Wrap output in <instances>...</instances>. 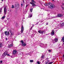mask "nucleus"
Returning a JSON list of instances; mask_svg holds the SVG:
<instances>
[{
    "label": "nucleus",
    "instance_id": "0eeeda50",
    "mask_svg": "<svg viewBox=\"0 0 64 64\" xmlns=\"http://www.w3.org/2000/svg\"><path fill=\"white\" fill-rule=\"evenodd\" d=\"M54 33H55V31L54 30H52V32L51 33V35H52V36H53L54 35Z\"/></svg>",
    "mask_w": 64,
    "mask_h": 64
},
{
    "label": "nucleus",
    "instance_id": "39448f33",
    "mask_svg": "<svg viewBox=\"0 0 64 64\" xmlns=\"http://www.w3.org/2000/svg\"><path fill=\"white\" fill-rule=\"evenodd\" d=\"M4 34H5L6 36H7V35H9V32L6 31L4 33Z\"/></svg>",
    "mask_w": 64,
    "mask_h": 64
},
{
    "label": "nucleus",
    "instance_id": "5701e85b",
    "mask_svg": "<svg viewBox=\"0 0 64 64\" xmlns=\"http://www.w3.org/2000/svg\"><path fill=\"white\" fill-rule=\"evenodd\" d=\"M56 16H54V17H51V19H53V18H56Z\"/></svg>",
    "mask_w": 64,
    "mask_h": 64
},
{
    "label": "nucleus",
    "instance_id": "f704fd0d",
    "mask_svg": "<svg viewBox=\"0 0 64 64\" xmlns=\"http://www.w3.org/2000/svg\"><path fill=\"white\" fill-rule=\"evenodd\" d=\"M0 62L1 63H3V61L2 60H1Z\"/></svg>",
    "mask_w": 64,
    "mask_h": 64
},
{
    "label": "nucleus",
    "instance_id": "cd10ccee",
    "mask_svg": "<svg viewBox=\"0 0 64 64\" xmlns=\"http://www.w3.org/2000/svg\"><path fill=\"white\" fill-rule=\"evenodd\" d=\"M53 63V62H50L49 63H48V64H52V63Z\"/></svg>",
    "mask_w": 64,
    "mask_h": 64
},
{
    "label": "nucleus",
    "instance_id": "bb28decb",
    "mask_svg": "<svg viewBox=\"0 0 64 64\" xmlns=\"http://www.w3.org/2000/svg\"><path fill=\"white\" fill-rule=\"evenodd\" d=\"M2 12V8L0 9V14Z\"/></svg>",
    "mask_w": 64,
    "mask_h": 64
},
{
    "label": "nucleus",
    "instance_id": "37998d69",
    "mask_svg": "<svg viewBox=\"0 0 64 64\" xmlns=\"http://www.w3.org/2000/svg\"><path fill=\"white\" fill-rule=\"evenodd\" d=\"M38 22H37V23H36V24L37 25V24H38Z\"/></svg>",
    "mask_w": 64,
    "mask_h": 64
},
{
    "label": "nucleus",
    "instance_id": "4be33fe9",
    "mask_svg": "<svg viewBox=\"0 0 64 64\" xmlns=\"http://www.w3.org/2000/svg\"><path fill=\"white\" fill-rule=\"evenodd\" d=\"M61 26H64V22H62L61 24Z\"/></svg>",
    "mask_w": 64,
    "mask_h": 64
},
{
    "label": "nucleus",
    "instance_id": "20e7f679",
    "mask_svg": "<svg viewBox=\"0 0 64 64\" xmlns=\"http://www.w3.org/2000/svg\"><path fill=\"white\" fill-rule=\"evenodd\" d=\"M54 7L55 6H54V5L53 4H52L50 5V9H52L53 8H54Z\"/></svg>",
    "mask_w": 64,
    "mask_h": 64
},
{
    "label": "nucleus",
    "instance_id": "7ed1b4c3",
    "mask_svg": "<svg viewBox=\"0 0 64 64\" xmlns=\"http://www.w3.org/2000/svg\"><path fill=\"white\" fill-rule=\"evenodd\" d=\"M21 42L22 43V45L23 46H26V43H24L23 41L22 40L21 41Z\"/></svg>",
    "mask_w": 64,
    "mask_h": 64
},
{
    "label": "nucleus",
    "instance_id": "c9c22d12",
    "mask_svg": "<svg viewBox=\"0 0 64 64\" xmlns=\"http://www.w3.org/2000/svg\"><path fill=\"white\" fill-rule=\"evenodd\" d=\"M6 55H7V56H10V54H7Z\"/></svg>",
    "mask_w": 64,
    "mask_h": 64
},
{
    "label": "nucleus",
    "instance_id": "6ab92c4d",
    "mask_svg": "<svg viewBox=\"0 0 64 64\" xmlns=\"http://www.w3.org/2000/svg\"><path fill=\"white\" fill-rule=\"evenodd\" d=\"M30 3H36V2H34V0H32L31 2Z\"/></svg>",
    "mask_w": 64,
    "mask_h": 64
},
{
    "label": "nucleus",
    "instance_id": "4468645a",
    "mask_svg": "<svg viewBox=\"0 0 64 64\" xmlns=\"http://www.w3.org/2000/svg\"><path fill=\"white\" fill-rule=\"evenodd\" d=\"M13 44H10V45H9L8 46V48H10V47H13Z\"/></svg>",
    "mask_w": 64,
    "mask_h": 64
},
{
    "label": "nucleus",
    "instance_id": "9b49d317",
    "mask_svg": "<svg viewBox=\"0 0 64 64\" xmlns=\"http://www.w3.org/2000/svg\"><path fill=\"white\" fill-rule=\"evenodd\" d=\"M16 52H17V50H13V51L12 52V53L13 54H16Z\"/></svg>",
    "mask_w": 64,
    "mask_h": 64
},
{
    "label": "nucleus",
    "instance_id": "a19ab883",
    "mask_svg": "<svg viewBox=\"0 0 64 64\" xmlns=\"http://www.w3.org/2000/svg\"><path fill=\"white\" fill-rule=\"evenodd\" d=\"M62 5H64V3L62 4Z\"/></svg>",
    "mask_w": 64,
    "mask_h": 64
},
{
    "label": "nucleus",
    "instance_id": "f8f14e48",
    "mask_svg": "<svg viewBox=\"0 0 64 64\" xmlns=\"http://www.w3.org/2000/svg\"><path fill=\"white\" fill-rule=\"evenodd\" d=\"M54 40L55 42H58V39L57 38H55L54 39Z\"/></svg>",
    "mask_w": 64,
    "mask_h": 64
},
{
    "label": "nucleus",
    "instance_id": "f3484780",
    "mask_svg": "<svg viewBox=\"0 0 64 64\" xmlns=\"http://www.w3.org/2000/svg\"><path fill=\"white\" fill-rule=\"evenodd\" d=\"M50 3H48V4H44V5H45L46 6H49V5H50Z\"/></svg>",
    "mask_w": 64,
    "mask_h": 64
},
{
    "label": "nucleus",
    "instance_id": "473e14b6",
    "mask_svg": "<svg viewBox=\"0 0 64 64\" xmlns=\"http://www.w3.org/2000/svg\"><path fill=\"white\" fill-rule=\"evenodd\" d=\"M52 42L53 43H55V42H54V41H55L54 40H52Z\"/></svg>",
    "mask_w": 64,
    "mask_h": 64
},
{
    "label": "nucleus",
    "instance_id": "a18cd8bd",
    "mask_svg": "<svg viewBox=\"0 0 64 64\" xmlns=\"http://www.w3.org/2000/svg\"><path fill=\"white\" fill-rule=\"evenodd\" d=\"M48 23L46 24V25H48Z\"/></svg>",
    "mask_w": 64,
    "mask_h": 64
},
{
    "label": "nucleus",
    "instance_id": "2eb2a0df",
    "mask_svg": "<svg viewBox=\"0 0 64 64\" xmlns=\"http://www.w3.org/2000/svg\"><path fill=\"white\" fill-rule=\"evenodd\" d=\"M40 46L42 47H44V45L43 44H40Z\"/></svg>",
    "mask_w": 64,
    "mask_h": 64
},
{
    "label": "nucleus",
    "instance_id": "4c0bfd02",
    "mask_svg": "<svg viewBox=\"0 0 64 64\" xmlns=\"http://www.w3.org/2000/svg\"><path fill=\"white\" fill-rule=\"evenodd\" d=\"M48 52H51V50H48Z\"/></svg>",
    "mask_w": 64,
    "mask_h": 64
},
{
    "label": "nucleus",
    "instance_id": "c85d7f7f",
    "mask_svg": "<svg viewBox=\"0 0 64 64\" xmlns=\"http://www.w3.org/2000/svg\"><path fill=\"white\" fill-rule=\"evenodd\" d=\"M34 61L33 60H30V62H33Z\"/></svg>",
    "mask_w": 64,
    "mask_h": 64
},
{
    "label": "nucleus",
    "instance_id": "aec40b11",
    "mask_svg": "<svg viewBox=\"0 0 64 64\" xmlns=\"http://www.w3.org/2000/svg\"><path fill=\"white\" fill-rule=\"evenodd\" d=\"M32 14H30L28 16V17H29V18H30V17H32Z\"/></svg>",
    "mask_w": 64,
    "mask_h": 64
},
{
    "label": "nucleus",
    "instance_id": "3c124183",
    "mask_svg": "<svg viewBox=\"0 0 64 64\" xmlns=\"http://www.w3.org/2000/svg\"><path fill=\"white\" fill-rule=\"evenodd\" d=\"M46 45H47V44H46Z\"/></svg>",
    "mask_w": 64,
    "mask_h": 64
},
{
    "label": "nucleus",
    "instance_id": "c756f323",
    "mask_svg": "<svg viewBox=\"0 0 64 64\" xmlns=\"http://www.w3.org/2000/svg\"><path fill=\"white\" fill-rule=\"evenodd\" d=\"M12 8L13 9V8H14V6L13 5H12Z\"/></svg>",
    "mask_w": 64,
    "mask_h": 64
},
{
    "label": "nucleus",
    "instance_id": "6e6552de",
    "mask_svg": "<svg viewBox=\"0 0 64 64\" xmlns=\"http://www.w3.org/2000/svg\"><path fill=\"white\" fill-rule=\"evenodd\" d=\"M23 31H24V27H23V26H22V28L21 31V33H22L23 32Z\"/></svg>",
    "mask_w": 64,
    "mask_h": 64
},
{
    "label": "nucleus",
    "instance_id": "8fccbe9b",
    "mask_svg": "<svg viewBox=\"0 0 64 64\" xmlns=\"http://www.w3.org/2000/svg\"><path fill=\"white\" fill-rule=\"evenodd\" d=\"M52 1H54V0H52Z\"/></svg>",
    "mask_w": 64,
    "mask_h": 64
},
{
    "label": "nucleus",
    "instance_id": "58836bf2",
    "mask_svg": "<svg viewBox=\"0 0 64 64\" xmlns=\"http://www.w3.org/2000/svg\"><path fill=\"white\" fill-rule=\"evenodd\" d=\"M28 5H26V7H27L28 6Z\"/></svg>",
    "mask_w": 64,
    "mask_h": 64
},
{
    "label": "nucleus",
    "instance_id": "ddd939ff",
    "mask_svg": "<svg viewBox=\"0 0 64 64\" xmlns=\"http://www.w3.org/2000/svg\"><path fill=\"white\" fill-rule=\"evenodd\" d=\"M30 4L32 5V6L33 7H35V4L34 3H32V2H30Z\"/></svg>",
    "mask_w": 64,
    "mask_h": 64
},
{
    "label": "nucleus",
    "instance_id": "09e8293b",
    "mask_svg": "<svg viewBox=\"0 0 64 64\" xmlns=\"http://www.w3.org/2000/svg\"><path fill=\"white\" fill-rule=\"evenodd\" d=\"M2 1H3V0H2Z\"/></svg>",
    "mask_w": 64,
    "mask_h": 64
},
{
    "label": "nucleus",
    "instance_id": "7c9ffc66",
    "mask_svg": "<svg viewBox=\"0 0 64 64\" xmlns=\"http://www.w3.org/2000/svg\"><path fill=\"white\" fill-rule=\"evenodd\" d=\"M42 58H44V56L43 55H42L41 56Z\"/></svg>",
    "mask_w": 64,
    "mask_h": 64
},
{
    "label": "nucleus",
    "instance_id": "1a4fd4ad",
    "mask_svg": "<svg viewBox=\"0 0 64 64\" xmlns=\"http://www.w3.org/2000/svg\"><path fill=\"white\" fill-rule=\"evenodd\" d=\"M38 32L39 33H40V34H43V32H44V31L42 30L41 31V30H39L38 31Z\"/></svg>",
    "mask_w": 64,
    "mask_h": 64
},
{
    "label": "nucleus",
    "instance_id": "dca6fc26",
    "mask_svg": "<svg viewBox=\"0 0 64 64\" xmlns=\"http://www.w3.org/2000/svg\"><path fill=\"white\" fill-rule=\"evenodd\" d=\"M62 41L63 43V45H64V37H62Z\"/></svg>",
    "mask_w": 64,
    "mask_h": 64
},
{
    "label": "nucleus",
    "instance_id": "9d476101",
    "mask_svg": "<svg viewBox=\"0 0 64 64\" xmlns=\"http://www.w3.org/2000/svg\"><path fill=\"white\" fill-rule=\"evenodd\" d=\"M63 16V15L61 14H59L58 15L57 17H61Z\"/></svg>",
    "mask_w": 64,
    "mask_h": 64
},
{
    "label": "nucleus",
    "instance_id": "a878e982",
    "mask_svg": "<svg viewBox=\"0 0 64 64\" xmlns=\"http://www.w3.org/2000/svg\"><path fill=\"white\" fill-rule=\"evenodd\" d=\"M32 10H33V8H31L30 10V11L31 12H32Z\"/></svg>",
    "mask_w": 64,
    "mask_h": 64
},
{
    "label": "nucleus",
    "instance_id": "423d86ee",
    "mask_svg": "<svg viewBox=\"0 0 64 64\" xmlns=\"http://www.w3.org/2000/svg\"><path fill=\"white\" fill-rule=\"evenodd\" d=\"M8 53V52H7L6 51L4 52V53L3 54L2 56L4 57H5V56H6V55H7V54Z\"/></svg>",
    "mask_w": 64,
    "mask_h": 64
},
{
    "label": "nucleus",
    "instance_id": "f03ea898",
    "mask_svg": "<svg viewBox=\"0 0 64 64\" xmlns=\"http://www.w3.org/2000/svg\"><path fill=\"white\" fill-rule=\"evenodd\" d=\"M7 11L6 10V7L5 6L4 7V15H6L7 13Z\"/></svg>",
    "mask_w": 64,
    "mask_h": 64
},
{
    "label": "nucleus",
    "instance_id": "a211bd4d",
    "mask_svg": "<svg viewBox=\"0 0 64 64\" xmlns=\"http://www.w3.org/2000/svg\"><path fill=\"white\" fill-rule=\"evenodd\" d=\"M3 46V44L2 42H0V48H1Z\"/></svg>",
    "mask_w": 64,
    "mask_h": 64
},
{
    "label": "nucleus",
    "instance_id": "393cba45",
    "mask_svg": "<svg viewBox=\"0 0 64 64\" xmlns=\"http://www.w3.org/2000/svg\"><path fill=\"white\" fill-rule=\"evenodd\" d=\"M5 18V16H4L2 17V19H4V18Z\"/></svg>",
    "mask_w": 64,
    "mask_h": 64
},
{
    "label": "nucleus",
    "instance_id": "f257e3e1",
    "mask_svg": "<svg viewBox=\"0 0 64 64\" xmlns=\"http://www.w3.org/2000/svg\"><path fill=\"white\" fill-rule=\"evenodd\" d=\"M9 31L10 33V36L12 37V36L14 35V32L11 30H10Z\"/></svg>",
    "mask_w": 64,
    "mask_h": 64
},
{
    "label": "nucleus",
    "instance_id": "72a5a7b5",
    "mask_svg": "<svg viewBox=\"0 0 64 64\" xmlns=\"http://www.w3.org/2000/svg\"><path fill=\"white\" fill-rule=\"evenodd\" d=\"M37 63L38 64H40V62H38Z\"/></svg>",
    "mask_w": 64,
    "mask_h": 64
},
{
    "label": "nucleus",
    "instance_id": "b1692460",
    "mask_svg": "<svg viewBox=\"0 0 64 64\" xmlns=\"http://www.w3.org/2000/svg\"><path fill=\"white\" fill-rule=\"evenodd\" d=\"M47 62H46V64H49V61L48 60H47Z\"/></svg>",
    "mask_w": 64,
    "mask_h": 64
},
{
    "label": "nucleus",
    "instance_id": "2f4dec72",
    "mask_svg": "<svg viewBox=\"0 0 64 64\" xmlns=\"http://www.w3.org/2000/svg\"><path fill=\"white\" fill-rule=\"evenodd\" d=\"M3 34H1V37L2 38L3 37Z\"/></svg>",
    "mask_w": 64,
    "mask_h": 64
},
{
    "label": "nucleus",
    "instance_id": "e433bc0d",
    "mask_svg": "<svg viewBox=\"0 0 64 64\" xmlns=\"http://www.w3.org/2000/svg\"><path fill=\"white\" fill-rule=\"evenodd\" d=\"M33 28V27H32L31 28H30V30H32V28Z\"/></svg>",
    "mask_w": 64,
    "mask_h": 64
},
{
    "label": "nucleus",
    "instance_id": "79ce46f5",
    "mask_svg": "<svg viewBox=\"0 0 64 64\" xmlns=\"http://www.w3.org/2000/svg\"><path fill=\"white\" fill-rule=\"evenodd\" d=\"M34 26V24H32V27H33V26Z\"/></svg>",
    "mask_w": 64,
    "mask_h": 64
},
{
    "label": "nucleus",
    "instance_id": "412c9836",
    "mask_svg": "<svg viewBox=\"0 0 64 64\" xmlns=\"http://www.w3.org/2000/svg\"><path fill=\"white\" fill-rule=\"evenodd\" d=\"M19 6V4H17L16 6V7H17V8H18Z\"/></svg>",
    "mask_w": 64,
    "mask_h": 64
},
{
    "label": "nucleus",
    "instance_id": "c03bdc74",
    "mask_svg": "<svg viewBox=\"0 0 64 64\" xmlns=\"http://www.w3.org/2000/svg\"><path fill=\"white\" fill-rule=\"evenodd\" d=\"M64 54L63 56V57L64 58Z\"/></svg>",
    "mask_w": 64,
    "mask_h": 64
},
{
    "label": "nucleus",
    "instance_id": "de8ad7c7",
    "mask_svg": "<svg viewBox=\"0 0 64 64\" xmlns=\"http://www.w3.org/2000/svg\"><path fill=\"white\" fill-rule=\"evenodd\" d=\"M19 34H18V35H19Z\"/></svg>",
    "mask_w": 64,
    "mask_h": 64
},
{
    "label": "nucleus",
    "instance_id": "49530a36",
    "mask_svg": "<svg viewBox=\"0 0 64 64\" xmlns=\"http://www.w3.org/2000/svg\"><path fill=\"white\" fill-rule=\"evenodd\" d=\"M6 40H7V38H6Z\"/></svg>",
    "mask_w": 64,
    "mask_h": 64
},
{
    "label": "nucleus",
    "instance_id": "ea45409f",
    "mask_svg": "<svg viewBox=\"0 0 64 64\" xmlns=\"http://www.w3.org/2000/svg\"><path fill=\"white\" fill-rule=\"evenodd\" d=\"M21 5L22 6H22H23V4H21Z\"/></svg>",
    "mask_w": 64,
    "mask_h": 64
}]
</instances>
